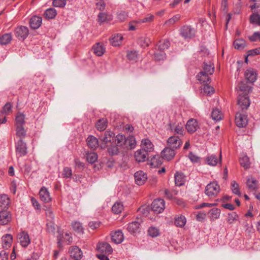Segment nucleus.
<instances>
[{
    "label": "nucleus",
    "mask_w": 260,
    "mask_h": 260,
    "mask_svg": "<svg viewBox=\"0 0 260 260\" xmlns=\"http://www.w3.org/2000/svg\"><path fill=\"white\" fill-rule=\"evenodd\" d=\"M186 129L190 134L194 133L199 128L197 121L194 119L189 120L186 124Z\"/></svg>",
    "instance_id": "17"
},
{
    "label": "nucleus",
    "mask_w": 260,
    "mask_h": 260,
    "mask_svg": "<svg viewBox=\"0 0 260 260\" xmlns=\"http://www.w3.org/2000/svg\"><path fill=\"white\" fill-rule=\"evenodd\" d=\"M17 156L22 157L27 153L26 144L22 139H19L15 144Z\"/></svg>",
    "instance_id": "3"
},
{
    "label": "nucleus",
    "mask_w": 260,
    "mask_h": 260,
    "mask_svg": "<svg viewBox=\"0 0 260 260\" xmlns=\"http://www.w3.org/2000/svg\"><path fill=\"white\" fill-rule=\"evenodd\" d=\"M222 114L218 109H214L211 113V117L215 121L221 119Z\"/></svg>",
    "instance_id": "51"
},
{
    "label": "nucleus",
    "mask_w": 260,
    "mask_h": 260,
    "mask_svg": "<svg viewBox=\"0 0 260 260\" xmlns=\"http://www.w3.org/2000/svg\"><path fill=\"white\" fill-rule=\"evenodd\" d=\"M122 39L121 35H117L110 40V43L113 46H119Z\"/></svg>",
    "instance_id": "48"
},
{
    "label": "nucleus",
    "mask_w": 260,
    "mask_h": 260,
    "mask_svg": "<svg viewBox=\"0 0 260 260\" xmlns=\"http://www.w3.org/2000/svg\"><path fill=\"white\" fill-rule=\"evenodd\" d=\"M249 39L252 42H255L258 40L260 41V32H254L251 36L249 37Z\"/></svg>",
    "instance_id": "64"
},
{
    "label": "nucleus",
    "mask_w": 260,
    "mask_h": 260,
    "mask_svg": "<svg viewBox=\"0 0 260 260\" xmlns=\"http://www.w3.org/2000/svg\"><path fill=\"white\" fill-rule=\"evenodd\" d=\"M10 203V199L7 195L3 194L0 196V207L8 208Z\"/></svg>",
    "instance_id": "34"
},
{
    "label": "nucleus",
    "mask_w": 260,
    "mask_h": 260,
    "mask_svg": "<svg viewBox=\"0 0 260 260\" xmlns=\"http://www.w3.org/2000/svg\"><path fill=\"white\" fill-rule=\"evenodd\" d=\"M39 194L41 201L45 203H48L51 201L49 192L46 188L42 187L40 190Z\"/></svg>",
    "instance_id": "27"
},
{
    "label": "nucleus",
    "mask_w": 260,
    "mask_h": 260,
    "mask_svg": "<svg viewBox=\"0 0 260 260\" xmlns=\"http://www.w3.org/2000/svg\"><path fill=\"white\" fill-rule=\"evenodd\" d=\"M175 184L178 186L183 185L185 181V176L182 173L176 172L175 174Z\"/></svg>",
    "instance_id": "29"
},
{
    "label": "nucleus",
    "mask_w": 260,
    "mask_h": 260,
    "mask_svg": "<svg viewBox=\"0 0 260 260\" xmlns=\"http://www.w3.org/2000/svg\"><path fill=\"white\" fill-rule=\"evenodd\" d=\"M245 77L250 83L254 82L257 79V73L253 69H247L245 72Z\"/></svg>",
    "instance_id": "18"
},
{
    "label": "nucleus",
    "mask_w": 260,
    "mask_h": 260,
    "mask_svg": "<svg viewBox=\"0 0 260 260\" xmlns=\"http://www.w3.org/2000/svg\"><path fill=\"white\" fill-rule=\"evenodd\" d=\"M15 35L18 39L24 40L28 35V29L24 26L17 27L15 30Z\"/></svg>",
    "instance_id": "8"
},
{
    "label": "nucleus",
    "mask_w": 260,
    "mask_h": 260,
    "mask_svg": "<svg viewBox=\"0 0 260 260\" xmlns=\"http://www.w3.org/2000/svg\"><path fill=\"white\" fill-rule=\"evenodd\" d=\"M239 88L240 91L241 92L239 94H241V95H248V94L251 91V87L249 86L246 82L244 81H242L239 83Z\"/></svg>",
    "instance_id": "25"
},
{
    "label": "nucleus",
    "mask_w": 260,
    "mask_h": 260,
    "mask_svg": "<svg viewBox=\"0 0 260 260\" xmlns=\"http://www.w3.org/2000/svg\"><path fill=\"white\" fill-rule=\"evenodd\" d=\"M246 185L250 191H256L258 188V181L254 177H249L246 181Z\"/></svg>",
    "instance_id": "19"
},
{
    "label": "nucleus",
    "mask_w": 260,
    "mask_h": 260,
    "mask_svg": "<svg viewBox=\"0 0 260 260\" xmlns=\"http://www.w3.org/2000/svg\"><path fill=\"white\" fill-rule=\"evenodd\" d=\"M247 116L239 112L236 113L235 116V123L239 127H244L247 124Z\"/></svg>",
    "instance_id": "10"
},
{
    "label": "nucleus",
    "mask_w": 260,
    "mask_h": 260,
    "mask_svg": "<svg viewBox=\"0 0 260 260\" xmlns=\"http://www.w3.org/2000/svg\"><path fill=\"white\" fill-rule=\"evenodd\" d=\"M13 240L12 236L10 234H6L2 238V246L3 248L8 249L11 246Z\"/></svg>",
    "instance_id": "24"
},
{
    "label": "nucleus",
    "mask_w": 260,
    "mask_h": 260,
    "mask_svg": "<svg viewBox=\"0 0 260 260\" xmlns=\"http://www.w3.org/2000/svg\"><path fill=\"white\" fill-rule=\"evenodd\" d=\"M134 156L137 161L139 162H144L147 159L148 152L145 150L141 149L135 152Z\"/></svg>",
    "instance_id": "14"
},
{
    "label": "nucleus",
    "mask_w": 260,
    "mask_h": 260,
    "mask_svg": "<svg viewBox=\"0 0 260 260\" xmlns=\"http://www.w3.org/2000/svg\"><path fill=\"white\" fill-rule=\"evenodd\" d=\"M107 120L106 118L100 119L95 124L96 128L99 131H104L107 127Z\"/></svg>",
    "instance_id": "33"
},
{
    "label": "nucleus",
    "mask_w": 260,
    "mask_h": 260,
    "mask_svg": "<svg viewBox=\"0 0 260 260\" xmlns=\"http://www.w3.org/2000/svg\"><path fill=\"white\" fill-rule=\"evenodd\" d=\"M93 52L99 56H102L105 51V48L100 43L96 44L92 47Z\"/></svg>",
    "instance_id": "32"
},
{
    "label": "nucleus",
    "mask_w": 260,
    "mask_h": 260,
    "mask_svg": "<svg viewBox=\"0 0 260 260\" xmlns=\"http://www.w3.org/2000/svg\"><path fill=\"white\" fill-rule=\"evenodd\" d=\"M140 225L138 222L134 221L128 224L127 229L131 233H137L139 232Z\"/></svg>",
    "instance_id": "31"
},
{
    "label": "nucleus",
    "mask_w": 260,
    "mask_h": 260,
    "mask_svg": "<svg viewBox=\"0 0 260 260\" xmlns=\"http://www.w3.org/2000/svg\"><path fill=\"white\" fill-rule=\"evenodd\" d=\"M42 18L34 16L31 18L29 21V25L31 28L36 29L38 28L42 24Z\"/></svg>",
    "instance_id": "21"
},
{
    "label": "nucleus",
    "mask_w": 260,
    "mask_h": 260,
    "mask_svg": "<svg viewBox=\"0 0 260 260\" xmlns=\"http://www.w3.org/2000/svg\"><path fill=\"white\" fill-rule=\"evenodd\" d=\"M232 190L234 193L237 195H241V192L239 189V185L235 181L232 182Z\"/></svg>",
    "instance_id": "61"
},
{
    "label": "nucleus",
    "mask_w": 260,
    "mask_h": 260,
    "mask_svg": "<svg viewBox=\"0 0 260 260\" xmlns=\"http://www.w3.org/2000/svg\"><path fill=\"white\" fill-rule=\"evenodd\" d=\"M126 142H125V144L124 145L126 148H129L130 149L135 148L136 144V142L134 136H129L127 137V138H126Z\"/></svg>",
    "instance_id": "37"
},
{
    "label": "nucleus",
    "mask_w": 260,
    "mask_h": 260,
    "mask_svg": "<svg viewBox=\"0 0 260 260\" xmlns=\"http://www.w3.org/2000/svg\"><path fill=\"white\" fill-rule=\"evenodd\" d=\"M115 134L114 133L107 131L104 135H101L99 137V139L102 142V147L105 148L108 146V143H111L112 141L114 139Z\"/></svg>",
    "instance_id": "4"
},
{
    "label": "nucleus",
    "mask_w": 260,
    "mask_h": 260,
    "mask_svg": "<svg viewBox=\"0 0 260 260\" xmlns=\"http://www.w3.org/2000/svg\"><path fill=\"white\" fill-rule=\"evenodd\" d=\"M220 210L217 208H213L208 212L209 217L211 220H215L219 217Z\"/></svg>",
    "instance_id": "35"
},
{
    "label": "nucleus",
    "mask_w": 260,
    "mask_h": 260,
    "mask_svg": "<svg viewBox=\"0 0 260 260\" xmlns=\"http://www.w3.org/2000/svg\"><path fill=\"white\" fill-rule=\"evenodd\" d=\"M72 175V172L71 168L65 167L63 170L62 176L63 178H69Z\"/></svg>",
    "instance_id": "60"
},
{
    "label": "nucleus",
    "mask_w": 260,
    "mask_h": 260,
    "mask_svg": "<svg viewBox=\"0 0 260 260\" xmlns=\"http://www.w3.org/2000/svg\"><path fill=\"white\" fill-rule=\"evenodd\" d=\"M46 215L47 217V221H53L54 216L52 211L50 208H48L46 209Z\"/></svg>",
    "instance_id": "63"
},
{
    "label": "nucleus",
    "mask_w": 260,
    "mask_h": 260,
    "mask_svg": "<svg viewBox=\"0 0 260 260\" xmlns=\"http://www.w3.org/2000/svg\"><path fill=\"white\" fill-rule=\"evenodd\" d=\"M176 154L173 148L168 146L161 151V156L165 159L169 161L173 159Z\"/></svg>",
    "instance_id": "12"
},
{
    "label": "nucleus",
    "mask_w": 260,
    "mask_h": 260,
    "mask_svg": "<svg viewBox=\"0 0 260 260\" xmlns=\"http://www.w3.org/2000/svg\"><path fill=\"white\" fill-rule=\"evenodd\" d=\"M237 103L242 110L247 109L250 105L249 97L246 95L239 94Z\"/></svg>",
    "instance_id": "9"
},
{
    "label": "nucleus",
    "mask_w": 260,
    "mask_h": 260,
    "mask_svg": "<svg viewBox=\"0 0 260 260\" xmlns=\"http://www.w3.org/2000/svg\"><path fill=\"white\" fill-rule=\"evenodd\" d=\"M12 110V105L10 103H7L3 107V110L1 111L5 116L8 114Z\"/></svg>",
    "instance_id": "58"
},
{
    "label": "nucleus",
    "mask_w": 260,
    "mask_h": 260,
    "mask_svg": "<svg viewBox=\"0 0 260 260\" xmlns=\"http://www.w3.org/2000/svg\"><path fill=\"white\" fill-rule=\"evenodd\" d=\"M88 146L93 149H95L99 146V141L93 136H89L86 139Z\"/></svg>",
    "instance_id": "23"
},
{
    "label": "nucleus",
    "mask_w": 260,
    "mask_h": 260,
    "mask_svg": "<svg viewBox=\"0 0 260 260\" xmlns=\"http://www.w3.org/2000/svg\"><path fill=\"white\" fill-rule=\"evenodd\" d=\"M11 220V215L7 210H3L0 212V222L1 224L6 225Z\"/></svg>",
    "instance_id": "20"
},
{
    "label": "nucleus",
    "mask_w": 260,
    "mask_h": 260,
    "mask_svg": "<svg viewBox=\"0 0 260 260\" xmlns=\"http://www.w3.org/2000/svg\"><path fill=\"white\" fill-rule=\"evenodd\" d=\"M186 222V218L184 216H179L175 219V224L178 227L182 228Z\"/></svg>",
    "instance_id": "46"
},
{
    "label": "nucleus",
    "mask_w": 260,
    "mask_h": 260,
    "mask_svg": "<svg viewBox=\"0 0 260 260\" xmlns=\"http://www.w3.org/2000/svg\"><path fill=\"white\" fill-rule=\"evenodd\" d=\"M134 177L136 184L139 185L144 184L147 179L146 174L142 171H139L135 173Z\"/></svg>",
    "instance_id": "13"
},
{
    "label": "nucleus",
    "mask_w": 260,
    "mask_h": 260,
    "mask_svg": "<svg viewBox=\"0 0 260 260\" xmlns=\"http://www.w3.org/2000/svg\"><path fill=\"white\" fill-rule=\"evenodd\" d=\"M119 147L116 144L111 145L108 148V152L112 155L117 154L119 152Z\"/></svg>",
    "instance_id": "55"
},
{
    "label": "nucleus",
    "mask_w": 260,
    "mask_h": 260,
    "mask_svg": "<svg viewBox=\"0 0 260 260\" xmlns=\"http://www.w3.org/2000/svg\"><path fill=\"white\" fill-rule=\"evenodd\" d=\"M127 57L129 60L136 61L138 58V52L136 51H128Z\"/></svg>",
    "instance_id": "57"
},
{
    "label": "nucleus",
    "mask_w": 260,
    "mask_h": 260,
    "mask_svg": "<svg viewBox=\"0 0 260 260\" xmlns=\"http://www.w3.org/2000/svg\"><path fill=\"white\" fill-rule=\"evenodd\" d=\"M56 14V11L54 8L48 9L44 13L45 17L49 19L54 18Z\"/></svg>",
    "instance_id": "44"
},
{
    "label": "nucleus",
    "mask_w": 260,
    "mask_h": 260,
    "mask_svg": "<svg viewBox=\"0 0 260 260\" xmlns=\"http://www.w3.org/2000/svg\"><path fill=\"white\" fill-rule=\"evenodd\" d=\"M233 44L235 47V48L237 49H243L246 46V44L245 40H244L242 39H236L234 42Z\"/></svg>",
    "instance_id": "40"
},
{
    "label": "nucleus",
    "mask_w": 260,
    "mask_h": 260,
    "mask_svg": "<svg viewBox=\"0 0 260 260\" xmlns=\"http://www.w3.org/2000/svg\"><path fill=\"white\" fill-rule=\"evenodd\" d=\"M148 234L152 237H156L159 235V231L157 228L151 226L148 230Z\"/></svg>",
    "instance_id": "53"
},
{
    "label": "nucleus",
    "mask_w": 260,
    "mask_h": 260,
    "mask_svg": "<svg viewBox=\"0 0 260 260\" xmlns=\"http://www.w3.org/2000/svg\"><path fill=\"white\" fill-rule=\"evenodd\" d=\"M250 22L260 25V15L257 13H253L250 17Z\"/></svg>",
    "instance_id": "45"
},
{
    "label": "nucleus",
    "mask_w": 260,
    "mask_h": 260,
    "mask_svg": "<svg viewBox=\"0 0 260 260\" xmlns=\"http://www.w3.org/2000/svg\"><path fill=\"white\" fill-rule=\"evenodd\" d=\"M25 116L22 113H18L15 118V126H23L25 123Z\"/></svg>",
    "instance_id": "42"
},
{
    "label": "nucleus",
    "mask_w": 260,
    "mask_h": 260,
    "mask_svg": "<svg viewBox=\"0 0 260 260\" xmlns=\"http://www.w3.org/2000/svg\"><path fill=\"white\" fill-rule=\"evenodd\" d=\"M12 37L11 33H6L0 37V44L5 45L9 44L12 41Z\"/></svg>",
    "instance_id": "36"
},
{
    "label": "nucleus",
    "mask_w": 260,
    "mask_h": 260,
    "mask_svg": "<svg viewBox=\"0 0 260 260\" xmlns=\"http://www.w3.org/2000/svg\"><path fill=\"white\" fill-rule=\"evenodd\" d=\"M184 123L182 122H178L177 123L170 122L169 124V128L175 134L183 136L184 133Z\"/></svg>",
    "instance_id": "6"
},
{
    "label": "nucleus",
    "mask_w": 260,
    "mask_h": 260,
    "mask_svg": "<svg viewBox=\"0 0 260 260\" xmlns=\"http://www.w3.org/2000/svg\"><path fill=\"white\" fill-rule=\"evenodd\" d=\"M209 74L204 73L203 72H200L197 75V78L201 83L204 84H209L211 81V79L209 77Z\"/></svg>",
    "instance_id": "26"
},
{
    "label": "nucleus",
    "mask_w": 260,
    "mask_h": 260,
    "mask_svg": "<svg viewBox=\"0 0 260 260\" xmlns=\"http://www.w3.org/2000/svg\"><path fill=\"white\" fill-rule=\"evenodd\" d=\"M18 238L21 245L24 247H27L30 242L28 234L24 231H22L18 234Z\"/></svg>",
    "instance_id": "11"
},
{
    "label": "nucleus",
    "mask_w": 260,
    "mask_h": 260,
    "mask_svg": "<svg viewBox=\"0 0 260 260\" xmlns=\"http://www.w3.org/2000/svg\"><path fill=\"white\" fill-rule=\"evenodd\" d=\"M165 202L163 199L158 198L153 201L151 204V209L155 213H161L165 209Z\"/></svg>",
    "instance_id": "5"
},
{
    "label": "nucleus",
    "mask_w": 260,
    "mask_h": 260,
    "mask_svg": "<svg viewBox=\"0 0 260 260\" xmlns=\"http://www.w3.org/2000/svg\"><path fill=\"white\" fill-rule=\"evenodd\" d=\"M220 191V187L215 182H212L208 184L205 190V194L210 198H215Z\"/></svg>",
    "instance_id": "1"
},
{
    "label": "nucleus",
    "mask_w": 260,
    "mask_h": 260,
    "mask_svg": "<svg viewBox=\"0 0 260 260\" xmlns=\"http://www.w3.org/2000/svg\"><path fill=\"white\" fill-rule=\"evenodd\" d=\"M47 231L48 232L54 234L55 232V224L53 221L50 220L47 221L46 223Z\"/></svg>",
    "instance_id": "54"
},
{
    "label": "nucleus",
    "mask_w": 260,
    "mask_h": 260,
    "mask_svg": "<svg viewBox=\"0 0 260 260\" xmlns=\"http://www.w3.org/2000/svg\"><path fill=\"white\" fill-rule=\"evenodd\" d=\"M181 18V16L179 14H177L171 18L169 19L167 21H166L165 23V24L168 26H171L173 25L175 22L178 21Z\"/></svg>",
    "instance_id": "52"
},
{
    "label": "nucleus",
    "mask_w": 260,
    "mask_h": 260,
    "mask_svg": "<svg viewBox=\"0 0 260 260\" xmlns=\"http://www.w3.org/2000/svg\"><path fill=\"white\" fill-rule=\"evenodd\" d=\"M114 140H115V144L119 147L124 146L126 142L125 137L120 134L117 135Z\"/></svg>",
    "instance_id": "38"
},
{
    "label": "nucleus",
    "mask_w": 260,
    "mask_h": 260,
    "mask_svg": "<svg viewBox=\"0 0 260 260\" xmlns=\"http://www.w3.org/2000/svg\"><path fill=\"white\" fill-rule=\"evenodd\" d=\"M141 145L142 149L145 150L147 152H151L154 149V146L152 142L148 139L142 140Z\"/></svg>",
    "instance_id": "28"
},
{
    "label": "nucleus",
    "mask_w": 260,
    "mask_h": 260,
    "mask_svg": "<svg viewBox=\"0 0 260 260\" xmlns=\"http://www.w3.org/2000/svg\"><path fill=\"white\" fill-rule=\"evenodd\" d=\"M182 144V141L178 136L170 137L167 141L168 146L173 148L175 150L179 148Z\"/></svg>",
    "instance_id": "7"
},
{
    "label": "nucleus",
    "mask_w": 260,
    "mask_h": 260,
    "mask_svg": "<svg viewBox=\"0 0 260 260\" xmlns=\"http://www.w3.org/2000/svg\"><path fill=\"white\" fill-rule=\"evenodd\" d=\"M206 161L208 165L215 166L217 164L218 159L216 155L212 154L206 157Z\"/></svg>",
    "instance_id": "39"
},
{
    "label": "nucleus",
    "mask_w": 260,
    "mask_h": 260,
    "mask_svg": "<svg viewBox=\"0 0 260 260\" xmlns=\"http://www.w3.org/2000/svg\"><path fill=\"white\" fill-rule=\"evenodd\" d=\"M170 46V42L168 40L160 41L158 45V49L160 51H163L168 49Z\"/></svg>",
    "instance_id": "50"
},
{
    "label": "nucleus",
    "mask_w": 260,
    "mask_h": 260,
    "mask_svg": "<svg viewBox=\"0 0 260 260\" xmlns=\"http://www.w3.org/2000/svg\"><path fill=\"white\" fill-rule=\"evenodd\" d=\"M194 28L188 25H184L180 29V34L184 39H190L195 35Z\"/></svg>",
    "instance_id": "2"
},
{
    "label": "nucleus",
    "mask_w": 260,
    "mask_h": 260,
    "mask_svg": "<svg viewBox=\"0 0 260 260\" xmlns=\"http://www.w3.org/2000/svg\"><path fill=\"white\" fill-rule=\"evenodd\" d=\"M72 226L74 230L78 233H81L83 231L82 226L80 222H74L72 223Z\"/></svg>",
    "instance_id": "59"
},
{
    "label": "nucleus",
    "mask_w": 260,
    "mask_h": 260,
    "mask_svg": "<svg viewBox=\"0 0 260 260\" xmlns=\"http://www.w3.org/2000/svg\"><path fill=\"white\" fill-rule=\"evenodd\" d=\"M204 92L207 95H210L214 92V89L213 87L209 86L208 84H204Z\"/></svg>",
    "instance_id": "62"
},
{
    "label": "nucleus",
    "mask_w": 260,
    "mask_h": 260,
    "mask_svg": "<svg viewBox=\"0 0 260 260\" xmlns=\"http://www.w3.org/2000/svg\"><path fill=\"white\" fill-rule=\"evenodd\" d=\"M97 249L99 251L105 254H111L113 252L112 248L107 242L99 243L97 245Z\"/></svg>",
    "instance_id": "15"
},
{
    "label": "nucleus",
    "mask_w": 260,
    "mask_h": 260,
    "mask_svg": "<svg viewBox=\"0 0 260 260\" xmlns=\"http://www.w3.org/2000/svg\"><path fill=\"white\" fill-rule=\"evenodd\" d=\"M150 43V40L148 38L140 37L139 39V43L142 47H147Z\"/></svg>",
    "instance_id": "56"
},
{
    "label": "nucleus",
    "mask_w": 260,
    "mask_h": 260,
    "mask_svg": "<svg viewBox=\"0 0 260 260\" xmlns=\"http://www.w3.org/2000/svg\"><path fill=\"white\" fill-rule=\"evenodd\" d=\"M86 160L90 164H93L98 159V155L96 153L91 152L86 153Z\"/></svg>",
    "instance_id": "43"
},
{
    "label": "nucleus",
    "mask_w": 260,
    "mask_h": 260,
    "mask_svg": "<svg viewBox=\"0 0 260 260\" xmlns=\"http://www.w3.org/2000/svg\"><path fill=\"white\" fill-rule=\"evenodd\" d=\"M16 136L22 139L24 138L26 136V131L24 129L23 126H16Z\"/></svg>",
    "instance_id": "41"
},
{
    "label": "nucleus",
    "mask_w": 260,
    "mask_h": 260,
    "mask_svg": "<svg viewBox=\"0 0 260 260\" xmlns=\"http://www.w3.org/2000/svg\"><path fill=\"white\" fill-rule=\"evenodd\" d=\"M240 165L244 167L245 169L249 168L250 166V162L249 158L247 156L245 155L241 157L239 159Z\"/></svg>",
    "instance_id": "49"
},
{
    "label": "nucleus",
    "mask_w": 260,
    "mask_h": 260,
    "mask_svg": "<svg viewBox=\"0 0 260 260\" xmlns=\"http://www.w3.org/2000/svg\"><path fill=\"white\" fill-rule=\"evenodd\" d=\"M71 257L75 260H80L82 257V252L77 246L71 247L69 251Z\"/></svg>",
    "instance_id": "16"
},
{
    "label": "nucleus",
    "mask_w": 260,
    "mask_h": 260,
    "mask_svg": "<svg viewBox=\"0 0 260 260\" xmlns=\"http://www.w3.org/2000/svg\"><path fill=\"white\" fill-rule=\"evenodd\" d=\"M111 235L112 241L116 244L121 243L124 239L123 234L120 230L111 233Z\"/></svg>",
    "instance_id": "22"
},
{
    "label": "nucleus",
    "mask_w": 260,
    "mask_h": 260,
    "mask_svg": "<svg viewBox=\"0 0 260 260\" xmlns=\"http://www.w3.org/2000/svg\"><path fill=\"white\" fill-rule=\"evenodd\" d=\"M214 72V67L213 64L210 62H204L203 67V71L201 72L212 75Z\"/></svg>",
    "instance_id": "30"
},
{
    "label": "nucleus",
    "mask_w": 260,
    "mask_h": 260,
    "mask_svg": "<svg viewBox=\"0 0 260 260\" xmlns=\"http://www.w3.org/2000/svg\"><path fill=\"white\" fill-rule=\"evenodd\" d=\"M123 209V205L119 202H117L112 206V210L115 214H119L121 212Z\"/></svg>",
    "instance_id": "47"
}]
</instances>
